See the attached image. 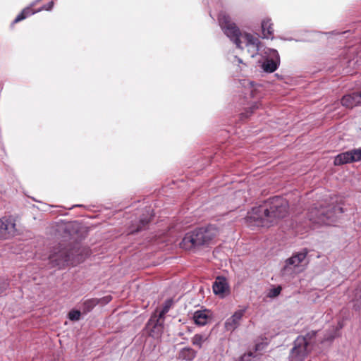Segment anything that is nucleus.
<instances>
[{
	"label": "nucleus",
	"instance_id": "nucleus-1",
	"mask_svg": "<svg viewBox=\"0 0 361 361\" xmlns=\"http://www.w3.org/2000/svg\"><path fill=\"white\" fill-rule=\"evenodd\" d=\"M288 204L285 199L274 196L264 204L255 207L248 212L246 221L257 226L269 227L284 218L288 214Z\"/></svg>",
	"mask_w": 361,
	"mask_h": 361
},
{
	"label": "nucleus",
	"instance_id": "nucleus-2",
	"mask_svg": "<svg viewBox=\"0 0 361 361\" xmlns=\"http://www.w3.org/2000/svg\"><path fill=\"white\" fill-rule=\"evenodd\" d=\"M219 23L224 33L235 44L236 47L243 49V44H245L252 58L259 54L262 47L259 39L251 34L242 33L229 16L220 13Z\"/></svg>",
	"mask_w": 361,
	"mask_h": 361
},
{
	"label": "nucleus",
	"instance_id": "nucleus-3",
	"mask_svg": "<svg viewBox=\"0 0 361 361\" xmlns=\"http://www.w3.org/2000/svg\"><path fill=\"white\" fill-rule=\"evenodd\" d=\"M217 233L216 228L212 225L199 228L187 233L180 245L185 250H191L209 243L216 236Z\"/></svg>",
	"mask_w": 361,
	"mask_h": 361
},
{
	"label": "nucleus",
	"instance_id": "nucleus-4",
	"mask_svg": "<svg viewBox=\"0 0 361 361\" xmlns=\"http://www.w3.org/2000/svg\"><path fill=\"white\" fill-rule=\"evenodd\" d=\"M343 212V208L338 204L313 207L309 209L307 217L314 224L332 225Z\"/></svg>",
	"mask_w": 361,
	"mask_h": 361
},
{
	"label": "nucleus",
	"instance_id": "nucleus-5",
	"mask_svg": "<svg viewBox=\"0 0 361 361\" xmlns=\"http://www.w3.org/2000/svg\"><path fill=\"white\" fill-rule=\"evenodd\" d=\"M317 331L312 330L305 336H298L293 342L289 359L290 361H304L316 343Z\"/></svg>",
	"mask_w": 361,
	"mask_h": 361
},
{
	"label": "nucleus",
	"instance_id": "nucleus-6",
	"mask_svg": "<svg viewBox=\"0 0 361 361\" xmlns=\"http://www.w3.org/2000/svg\"><path fill=\"white\" fill-rule=\"evenodd\" d=\"M49 260L51 267L62 269L69 264H73V253L69 249L59 245L53 249Z\"/></svg>",
	"mask_w": 361,
	"mask_h": 361
},
{
	"label": "nucleus",
	"instance_id": "nucleus-7",
	"mask_svg": "<svg viewBox=\"0 0 361 361\" xmlns=\"http://www.w3.org/2000/svg\"><path fill=\"white\" fill-rule=\"evenodd\" d=\"M263 54L266 57L262 68L266 73H273L279 68L280 65V56L276 49L271 48H264Z\"/></svg>",
	"mask_w": 361,
	"mask_h": 361
},
{
	"label": "nucleus",
	"instance_id": "nucleus-8",
	"mask_svg": "<svg viewBox=\"0 0 361 361\" xmlns=\"http://www.w3.org/2000/svg\"><path fill=\"white\" fill-rule=\"evenodd\" d=\"M308 252L309 251L307 248H303L287 259L283 268L281 269V274L283 276L291 274L293 269L298 267L305 260Z\"/></svg>",
	"mask_w": 361,
	"mask_h": 361
},
{
	"label": "nucleus",
	"instance_id": "nucleus-9",
	"mask_svg": "<svg viewBox=\"0 0 361 361\" xmlns=\"http://www.w3.org/2000/svg\"><path fill=\"white\" fill-rule=\"evenodd\" d=\"M17 233L16 220L11 217L0 218V240L9 239Z\"/></svg>",
	"mask_w": 361,
	"mask_h": 361
},
{
	"label": "nucleus",
	"instance_id": "nucleus-10",
	"mask_svg": "<svg viewBox=\"0 0 361 361\" xmlns=\"http://www.w3.org/2000/svg\"><path fill=\"white\" fill-rule=\"evenodd\" d=\"M164 321V319L156 314L150 317L145 326L150 336L155 338L160 336L163 330Z\"/></svg>",
	"mask_w": 361,
	"mask_h": 361
},
{
	"label": "nucleus",
	"instance_id": "nucleus-11",
	"mask_svg": "<svg viewBox=\"0 0 361 361\" xmlns=\"http://www.w3.org/2000/svg\"><path fill=\"white\" fill-rule=\"evenodd\" d=\"M247 307H244L243 308L235 311L232 316L226 320L224 327L227 331L232 332L239 326L240 320L244 316Z\"/></svg>",
	"mask_w": 361,
	"mask_h": 361
},
{
	"label": "nucleus",
	"instance_id": "nucleus-12",
	"mask_svg": "<svg viewBox=\"0 0 361 361\" xmlns=\"http://www.w3.org/2000/svg\"><path fill=\"white\" fill-rule=\"evenodd\" d=\"M212 289L215 295L222 298H224L229 293V285L227 279L224 276L216 277L213 283Z\"/></svg>",
	"mask_w": 361,
	"mask_h": 361
},
{
	"label": "nucleus",
	"instance_id": "nucleus-13",
	"mask_svg": "<svg viewBox=\"0 0 361 361\" xmlns=\"http://www.w3.org/2000/svg\"><path fill=\"white\" fill-rule=\"evenodd\" d=\"M341 104L349 109L361 106V91L344 95L341 99Z\"/></svg>",
	"mask_w": 361,
	"mask_h": 361
},
{
	"label": "nucleus",
	"instance_id": "nucleus-14",
	"mask_svg": "<svg viewBox=\"0 0 361 361\" xmlns=\"http://www.w3.org/2000/svg\"><path fill=\"white\" fill-rule=\"evenodd\" d=\"M209 311L207 309L197 310L193 314V320L196 325L204 326L209 319Z\"/></svg>",
	"mask_w": 361,
	"mask_h": 361
},
{
	"label": "nucleus",
	"instance_id": "nucleus-15",
	"mask_svg": "<svg viewBox=\"0 0 361 361\" xmlns=\"http://www.w3.org/2000/svg\"><path fill=\"white\" fill-rule=\"evenodd\" d=\"M152 215L151 214L150 209H147L145 211V213L142 214L140 219L139 221V224L135 229L131 231L132 233H138L142 230H145L147 228L148 224L149 223Z\"/></svg>",
	"mask_w": 361,
	"mask_h": 361
},
{
	"label": "nucleus",
	"instance_id": "nucleus-16",
	"mask_svg": "<svg viewBox=\"0 0 361 361\" xmlns=\"http://www.w3.org/2000/svg\"><path fill=\"white\" fill-rule=\"evenodd\" d=\"M41 0H36L35 1L32 3L30 6L25 7L24 9H23V11L14 19L13 23H17L25 19L27 17L37 13L36 11H33L32 9V7L35 6L37 3L39 2Z\"/></svg>",
	"mask_w": 361,
	"mask_h": 361
},
{
	"label": "nucleus",
	"instance_id": "nucleus-17",
	"mask_svg": "<svg viewBox=\"0 0 361 361\" xmlns=\"http://www.w3.org/2000/svg\"><path fill=\"white\" fill-rule=\"evenodd\" d=\"M352 157L350 150L340 153L334 158V164L335 166H340L348 163H352Z\"/></svg>",
	"mask_w": 361,
	"mask_h": 361
},
{
	"label": "nucleus",
	"instance_id": "nucleus-18",
	"mask_svg": "<svg viewBox=\"0 0 361 361\" xmlns=\"http://www.w3.org/2000/svg\"><path fill=\"white\" fill-rule=\"evenodd\" d=\"M196 355L197 351L190 347L183 348L179 352V358L186 361H192Z\"/></svg>",
	"mask_w": 361,
	"mask_h": 361
},
{
	"label": "nucleus",
	"instance_id": "nucleus-19",
	"mask_svg": "<svg viewBox=\"0 0 361 361\" xmlns=\"http://www.w3.org/2000/svg\"><path fill=\"white\" fill-rule=\"evenodd\" d=\"M262 35L264 38L273 37L274 29L270 19H264L262 22Z\"/></svg>",
	"mask_w": 361,
	"mask_h": 361
},
{
	"label": "nucleus",
	"instance_id": "nucleus-20",
	"mask_svg": "<svg viewBox=\"0 0 361 361\" xmlns=\"http://www.w3.org/2000/svg\"><path fill=\"white\" fill-rule=\"evenodd\" d=\"M343 327L341 323H338L337 326H332L326 334L324 336V339L321 341V343H324L325 341H332L335 338L338 336L339 330Z\"/></svg>",
	"mask_w": 361,
	"mask_h": 361
},
{
	"label": "nucleus",
	"instance_id": "nucleus-21",
	"mask_svg": "<svg viewBox=\"0 0 361 361\" xmlns=\"http://www.w3.org/2000/svg\"><path fill=\"white\" fill-rule=\"evenodd\" d=\"M98 304H99V300L97 298L87 299L82 302V310L84 313H88Z\"/></svg>",
	"mask_w": 361,
	"mask_h": 361
},
{
	"label": "nucleus",
	"instance_id": "nucleus-22",
	"mask_svg": "<svg viewBox=\"0 0 361 361\" xmlns=\"http://www.w3.org/2000/svg\"><path fill=\"white\" fill-rule=\"evenodd\" d=\"M353 301L355 309L361 312V283L355 290Z\"/></svg>",
	"mask_w": 361,
	"mask_h": 361
},
{
	"label": "nucleus",
	"instance_id": "nucleus-23",
	"mask_svg": "<svg viewBox=\"0 0 361 361\" xmlns=\"http://www.w3.org/2000/svg\"><path fill=\"white\" fill-rule=\"evenodd\" d=\"M173 305V300L172 298L167 299L163 304L161 310L159 312V318L165 319V314L170 310L171 307Z\"/></svg>",
	"mask_w": 361,
	"mask_h": 361
},
{
	"label": "nucleus",
	"instance_id": "nucleus-24",
	"mask_svg": "<svg viewBox=\"0 0 361 361\" xmlns=\"http://www.w3.org/2000/svg\"><path fill=\"white\" fill-rule=\"evenodd\" d=\"M207 338L204 335L197 334L192 338V343L193 345L201 348L203 343L207 340Z\"/></svg>",
	"mask_w": 361,
	"mask_h": 361
},
{
	"label": "nucleus",
	"instance_id": "nucleus-25",
	"mask_svg": "<svg viewBox=\"0 0 361 361\" xmlns=\"http://www.w3.org/2000/svg\"><path fill=\"white\" fill-rule=\"evenodd\" d=\"M353 162L361 161V147L350 150Z\"/></svg>",
	"mask_w": 361,
	"mask_h": 361
},
{
	"label": "nucleus",
	"instance_id": "nucleus-26",
	"mask_svg": "<svg viewBox=\"0 0 361 361\" xmlns=\"http://www.w3.org/2000/svg\"><path fill=\"white\" fill-rule=\"evenodd\" d=\"M81 313L79 310H72L68 313V318L71 321H78L80 318Z\"/></svg>",
	"mask_w": 361,
	"mask_h": 361
},
{
	"label": "nucleus",
	"instance_id": "nucleus-27",
	"mask_svg": "<svg viewBox=\"0 0 361 361\" xmlns=\"http://www.w3.org/2000/svg\"><path fill=\"white\" fill-rule=\"evenodd\" d=\"M281 287L279 286L276 288L270 289L267 294V296L271 298H276L281 293Z\"/></svg>",
	"mask_w": 361,
	"mask_h": 361
},
{
	"label": "nucleus",
	"instance_id": "nucleus-28",
	"mask_svg": "<svg viewBox=\"0 0 361 361\" xmlns=\"http://www.w3.org/2000/svg\"><path fill=\"white\" fill-rule=\"evenodd\" d=\"M54 1H51L50 2H49L46 5H44L43 6H42L41 8H39V9H37L36 11V12H40L42 11H51L53 7H54Z\"/></svg>",
	"mask_w": 361,
	"mask_h": 361
},
{
	"label": "nucleus",
	"instance_id": "nucleus-29",
	"mask_svg": "<svg viewBox=\"0 0 361 361\" xmlns=\"http://www.w3.org/2000/svg\"><path fill=\"white\" fill-rule=\"evenodd\" d=\"M98 300H99V304L105 305L108 304L112 300V297L111 295H106Z\"/></svg>",
	"mask_w": 361,
	"mask_h": 361
},
{
	"label": "nucleus",
	"instance_id": "nucleus-30",
	"mask_svg": "<svg viewBox=\"0 0 361 361\" xmlns=\"http://www.w3.org/2000/svg\"><path fill=\"white\" fill-rule=\"evenodd\" d=\"M252 357V353L244 354L243 356H241L240 361H250V359Z\"/></svg>",
	"mask_w": 361,
	"mask_h": 361
},
{
	"label": "nucleus",
	"instance_id": "nucleus-31",
	"mask_svg": "<svg viewBox=\"0 0 361 361\" xmlns=\"http://www.w3.org/2000/svg\"><path fill=\"white\" fill-rule=\"evenodd\" d=\"M8 283L4 281L0 280V294L7 288Z\"/></svg>",
	"mask_w": 361,
	"mask_h": 361
},
{
	"label": "nucleus",
	"instance_id": "nucleus-32",
	"mask_svg": "<svg viewBox=\"0 0 361 361\" xmlns=\"http://www.w3.org/2000/svg\"><path fill=\"white\" fill-rule=\"evenodd\" d=\"M255 108V106H252V107H251V109H252V110H251V111H250V112H249V111H247L246 112L242 113V114H241V116H242V118H243V117H246V118H247V117H248V116H250V115L253 112V109H254Z\"/></svg>",
	"mask_w": 361,
	"mask_h": 361
},
{
	"label": "nucleus",
	"instance_id": "nucleus-33",
	"mask_svg": "<svg viewBox=\"0 0 361 361\" xmlns=\"http://www.w3.org/2000/svg\"><path fill=\"white\" fill-rule=\"evenodd\" d=\"M233 58H234V60L232 61L233 63L238 62L239 64L243 63V60L241 59L238 58L236 56H234Z\"/></svg>",
	"mask_w": 361,
	"mask_h": 361
},
{
	"label": "nucleus",
	"instance_id": "nucleus-34",
	"mask_svg": "<svg viewBox=\"0 0 361 361\" xmlns=\"http://www.w3.org/2000/svg\"><path fill=\"white\" fill-rule=\"evenodd\" d=\"M260 349V345L257 344L256 345V350H259Z\"/></svg>",
	"mask_w": 361,
	"mask_h": 361
},
{
	"label": "nucleus",
	"instance_id": "nucleus-35",
	"mask_svg": "<svg viewBox=\"0 0 361 361\" xmlns=\"http://www.w3.org/2000/svg\"><path fill=\"white\" fill-rule=\"evenodd\" d=\"M75 207H81V205L76 204Z\"/></svg>",
	"mask_w": 361,
	"mask_h": 361
}]
</instances>
